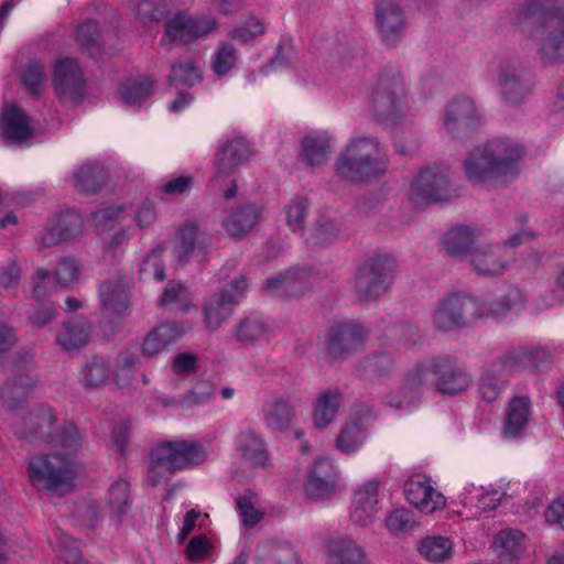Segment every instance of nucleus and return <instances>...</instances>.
<instances>
[{
	"mask_svg": "<svg viewBox=\"0 0 564 564\" xmlns=\"http://www.w3.org/2000/svg\"><path fill=\"white\" fill-rule=\"evenodd\" d=\"M471 377L455 359L437 356L414 366L408 371L400 389L386 397V404L395 410H408L419 404L422 390L434 386L443 394L466 391Z\"/></svg>",
	"mask_w": 564,
	"mask_h": 564,
	"instance_id": "f257e3e1",
	"label": "nucleus"
},
{
	"mask_svg": "<svg viewBox=\"0 0 564 564\" xmlns=\"http://www.w3.org/2000/svg\"><path fill=\"white\" fill-rule=\"evenodd\" d=\"M58 443L67 453L56 449L47 454L32 456L28 464L31 485L37 490H48L64 495L72 490L76 477V463L72 456L82 445L78 429L65 423L58 432Z\"/></svg>",
	"mask_w": 564,
	"mask_h": 564,
	"instance_id": "f03ea898",
	"label": "nucleus"
},
{
	"mask_svg": "<svg viewBox=\"0 0 564 564\" xmlns=\"http://www.w3.org/2000/svg\"><path fill=\"white\" fill-rule=\"evenodd\" d=\"M524 148L512 140L499 139L474 148L465 160L467 180L474 185H496L514 178L524 156Z\"/></svg>",
	"mask_w": 564,
	"mask_h": 564,
	"instance_id": "7ed1b4c3",
	"label": "nucleus"
},
{
	"mask_svg": "<svg viewBox=\"0 0 564 564\" xmlns=\"http://www.w3.org/2000/svg\"><path fill=\"white\" fill-rule=\"evenodd\" d=\"M536 18V55L544 67L564 63V0H531L517 13L519 22Z\"/></svg>",
	"mask_w": 564,
	"mask_h": 564,
	"instance_id": "20e7f679",
	"label": "nucleus"
},
{
	"mask_svg": "<svg viewBox=\"0 0 564 564\" xmlns=\"http://www.w3.org/2000/svg\"><path fill=\"white\" fill-rule=\"evenodd\" d=\"M522 304V293L511 289L499 303L490 304L485 312L484 304L465 294L449 295L442 300L432 315L433 325L443 332L454 330L471 325L482 316H505L507 312L517 310Z\"/></svg>",
	"mask_w": 564,
	"mask_h": 564,
	"instance_id": "39448f33",
	"label": "nucleus"
},
{
	"mask_svg": "<svg viewBox=\"0 0 564 564\" xmlns=\"http://www.w3.org/2000/svg\"><path fill=\"white\" fill-rule=\"evenodd\" d=\"M390 160L386 147L376 137L351 138L334 164L336 175L349 182H370L383 176Z\"/></svg>",
	"mask_w": 564,
	"mask_h": 564,
	"instance_id": "423d86ee",
	"label": "nucleus"
},
{
	"mask_svg": "<svg viewBox=\"0 0 564 564\" xmlns=\"http://www.w3.org/2000/svg\"><path fill=\"white\" fill-rule=\"evenodd\" d=\"M403 78L398 72L380 75L372 94L373 110L378 120L395 124L405 116L406 94Z\"/></svg>",
	"mask_w": 564,
	"mask_h": 564,
	"instance_id": "0eeeda50",
	"label": "nucleus"
},
{
	"mask_svg": "<svg viewBox=\"0 0 564 564\" xmlns=\"http://www.w3.org/2000/svg\"><path fill=\"white\" fill-rule=\"evenodd\" d=\"M496 84L503 102L520 105L532 93L535 77L532 69L517 57L502 58L496 69Z\"/></svg>",
	"mask_w": 564,
	"mask_h": 564,
	"instance_id": "6e6552de",
	"label": "nucleus"
},
{
	"mask_svg": "<svg viewBox=\"0 0 564 564\" xmlns=\"http://www.w3.org/2000/svg\"><path fill=\"white\" fill-rule=\"evenodd\" d=\"M395 262L388 256L370 259L359 269L355 290L361 301H371L384 294L393 280Z\"/></svg>",
	"mask_w": 564,
	"mask_h": 564,
	"instance_id": "1a4fd4ad",
	"label": "nucleus"
},
{
	"mask_svg": "<svg viewBox=\"0 0 564 564\" xmlns=\"http://www.w3.org/2000/svg\"><path fill=\"white\" fill-rule=\"evenodd\" d=\"M455 196L448 175L436 166L422 169L413 178L409 197L417 204L444 202Z\"/></svg>",
	"mask_w": 564,
	"mask_h": 564,
	"instance_id": "9d476101",
	"label": "nucleus"
},
{
	"mask_svg": "<svg viewBox=\"0 0 564 564\" xmlns=\"http://www.w3.org/2000/svg\"><path fill=\"white\" fill-rule=\"evenodd\" d=\"M246 289L247 282L245 278L240 276L206 300L204 317L208 329H218L230 317Z\"/></svg>",
	"mask_w": 564,
	"mask_h": 564,
	"instance_id": "9b49d317",
	"label": "nucleus"
},
{
	"mask_svg": "<svg viewBox=\"0 0 564 564\" xmlns=\"http://www.w3.org/2000/svg\"><path fill=\"white\" fill-rule=\"evenodd\" d=\"M375 20L382 43L395 47L406 30L404 12L400 4L395 0H375Z\"/></svg>",
	"mask_w": 564,
	"mask_h": 564,
	"instance_id": "f8f14e48",
	"label": "nucleus"
},
{
	"mask_svg": "<svg viewBox=\"0 0 564 564\" xmlns=\"http://www.w3.org/2000/svg\"><path fill=\"white\" fill-rule=\"evenodd\" d=\"M479 113L474 100L467 96H456L446 107L444 127L453 138L471 133L479 123Z\"/></svg>",
	"mask_w": 564,
	"mask_h": 564,
	"instance_id": "ddd939ff",
	"label": "nucleus"
},
{
	"mask_svg": "<svg viewBox=\"0 0 564 564\" xmlns=\"http://www.w3.org/2000/svg\"><path fill=\"white\" fill-rule=\"evenodd\" d=\"M210 246L209 232L194 221H185L175 231L173 253L178 262L187 263L193 256L203 258Z\"/></svg>",
	"mask_w": 564,
	"mask_h": 564,
	"instance_id": "4468645a",
	"label": "nucleus"
},
{
	"mask_svg": "<svg viewBox=\"0 0 564 564\" xmlns=\"http://www.w3.org/2000/svg\"><path fill=\"white\" fill-rule=\"evenodd\" d=\"M217 29V22L213 18L194 19L184 13H178L167 21L165 35L162 42H176L185 44L204 36Z\"/></svg>",
	"mask_w": 564,
	"mask_h": 564,
	"instance_id": "2eb2a0df",
	"label": "nucleus"
},
{
	"mask_svg": "<svg viewBox=\"0 0 564 564\" xmlns=\"http://www.w3.org/2000/svg\"><path fill=\"white\" fill-rule=\"evenodd\" d=\"M406 500L423 513H433L442 509L446 501L445 497L437 491L430 477L425 475H413L404 484Z\"/></svg>",
	"mask_w": 564,
	"mask_h": 564,
	"instance_id": "dca6fc26",
	"label": "nucleus"
},
{
	"mask_svg": "<svg viewBox=\"0 0 564 564\" xmlns=\"http://www.w3.org/2000/svg\"><path fill=\"white\" fill-rule=\"evenodd\" d=\"M53 82L56 94L64 100L77 101L85 91V78L75 59L64 58L56 62Z\"/></svg>",
	"mask_w": 564,
	"mask_h": 564,
	"instance_id": "f3484780",
	"label": "nucleus"
},
{
	"mask_svg": "<svg viewBox=\"0 0 564 564\" xmlns=\"http://www.w3.org/2000/svg\"><path fill=\"white\" fill-rule=\"evenodd\" d=\"M249 142L240 135H232L220 142L215 158L217 177H226L251 156Z\"/></svg>",
	"mask_w": 564,
	"mask_h": 564,
	"instance_id": "a211bd4d",
	"label": "nucleus"
},
{
	"mask_svg": "<svg viewBox=\"0 0 564 564\" xmlns=\"http://www.w3.org/2000/svg\"><path fill=\"white\" fill-rule=\"evenodd\" d=\"M336 478V469L329 459H316L304 485L307 497L312 500L328 499L334 494Z\"/></svg>",
	"mask_w": 564,
	"mask_h": 564,
	"instance_id": "6ab92c4d",
	"label": "nucleus"
},
{
	"mask_svg": "<svg viewBox=\"0 0 564 564\" xmlns=\"http://www.w3.org/2000/svg\"><path fill=\"white\" fill-rule=\"evenodd\" d=\"M236 449L241 458L251 466H264L268 453L262 435L252 426L240 427L235 438Z\"/></svg>",
	"mask_w": 564,
	"mask_h": 564,
	"instance_id": "aec40b11",
	"label": "nucleus"
},
{
	"mask_svg": "<svg viewBox=\"0 0 564 564\" xmlns=\"http://www.w3.org/2000/svg\"><path fill=\"white\" fill-rule=\"evenodd\" d=\"M159 447L169 449L167 458L176 470L200 465L207 457L203 446L196 442H164Z\"/></svg>",
	"mask_w": 564,
	"mask_h": 564,
	"instance_id": "412c9836",
	"label": "nucleus"
},
{
	"mask_svg": "<svg viewBox=\"0 0 564 564\" xmlns=\"http://www.w3.org/2000/svg\"><path fill=\"white\" fill-rule=\"evenodd\" d=\"M379 511L378 482L369 481L354 495L350 517L359 525L369 524Z\"/></svg>",
	"mask_w": 564,
	"mask_h": 564,
	"instance_id": "4be33fe9",
	"label": "nucleus"
},
{
	"mask_svg": "<svg viewBox=\"0 0 564 564\" xmlns=\"http://www.w3.org/2000/svg\"><path fill=\"white\" fill-rule=\"evenodd\" d=\"M365 336L366 332L362 325L358 323L334 325L328 336L329 352L335 356L349 352L361 345Z\"/></svg>",
	"mask_w": 564,
	"mask_h": 564,
	"instance_id": "5701e85b",
	"label": "nucleus"
},
{
	"mask_svg": "<svg viewBox=\"0 0 564 564\" xmlns=\"http://www.w3.org/2000/svg\"><path fill=\"white\" fill-rule=\"evenodd\" d=\"M511 372L503 360L499 358L491 361L484 370L479 380V393L486 402H492L499 398L506 389Z\"/></svg>",
	"mask_w": 564,
	"mask_h": 564,
	"instance_id": "b1692460",
	"label": "nucleus"
},
{
	"mask_svg": "<svg viewBox=\"0 0 564 564\" xmlns=\"http://www.w3.org/2000/svg\"><path fill=\"white\" fill-rule=\"evenodd\" d=\"M507 369L513 373L519 370H536L550 362V354L542 348L516 347L500 357Z\"/></svg>",
	"mask_w": 564,
	"mask_h": 564,
	"instance_id": "393cba45",
	"label": "nucleus"
},
{
	"mask_svg": "<svg viewBox=\"0 0 564 564\" xmlns=\"http://www.w3.org/2000/svg\"><path fill=\"white\" fill-rule=\"evenodd\" d=\"M330 564H366L365 550L354 540L344 536L332 538L326 543Z\"/></svg>",
	"mask_w": 564,
	"mask_h": 564,
	"instance_id": "a878e982",
	"label": "nucleus"
},
{
	"mask_svg": "<svg viewBox=\"0 0 564 564\" xmlns=\"http://www.w3.org/2000/svg\"><path fill=\"white\" fill-rule=\"evenodd\" d=\"M183 333L184 330L173 323L156 326L144 337L141 348L142 355L151 358L164 351L169 346L175 344Z\"/></svg>",
	"mask_w": 564,
	"mask_h": 564,
	"instance_id": "bb28decb",
	"label": "nucleus"
},
{
	"mask_svg": "<svg viewBox=\"0 0 564 564\" xmlns=\"http://www.w3.org/2000/svg\"><path fill=\"white\" fill-rule=\"evenodd\" d=\"M470 262L475 271L481 275L501 274L507 267L502 249L491 245H484L473 249Z\"/></svg>",
	"mask_w": 564,
	"mask_h": 564,
	"instance_id": "cd10ccee",
	"label": "nucleus"
},
{
	"mask_svg": "<svg viewBox=\"0 0 564 564\" xmlns=\"http://www.w3.org/2000/svg\"><path fill=\"white\" fill-rule=\"evenodd\" d=\"M82 229L80 216L75 212H68L62 215L55 225L45 230L41 237V245L52 246L76 238L82 234Z\"/></svg>",
	"mask_w": 564,
	"mask_h": 564,
	"instance_id": "c85d7f7f",
	"label": "nucleus"
},
{
	"mask_svg": "<svg viewBox=\"0 0 564 564\" xmlns=\"http://www.w3.org/2000/svg\"><path fill=\"white\" fill-rule=\"evenodd\" d=\"M308 272L305 270H288L267 281L264 290L278 296H294L310 286Z\"/></svg>",
	"mask_w": 564,
	"mask_h": 564,
	"instance_id": "c756f323",
	"label": "nucleus"
},
{
	"mask_svg": "<svg viewBox=\"0 0 564 564\" xmlns=\"http://www.w3.org/2000/svg\"><path fill=\"white\" fill-rule=\"evenodd\" d=\"M32 133L29 118L17 106H8L0 117V134L11 141H23Z\"/></svg>",
	"mask_w": 564,
	"mask_h": 564,
	"instance_id": "7c9ffc66",
	"label": "nucleus"
},
{
	"mask_svg": "<svg viewBox=\"0 0 564 564\" xmlns=\"http://www.w3.org/2000/svg\"><path fill=\"white\" fill-rule=\"evenodd\" d=\"M257 564H303L299 552L289 542L270 541L258 547Z\"/></svg>",
	"mask_w": 564,
	"mask_h": 564,
	"instance_id": "2f4dec72",
	"label": "nucleus"
},
{
	"mask_svg": "<svg viewBox=\"0 0 564 564\" xmlns=\"http://www.w3.org/2000/svg\"><path fill=\"white\" fill-rule=\"evenodd\" d=\"M269 325L256 314L243 317L234 329V339L242 347H250L269 337Z\"/></svg>",
	"mask_w": 564,
	"mask_h": 564,
	"instance_id": "473e14b6",
	"label": "nucleus"
},
{
	"mask_svg": "<svg viewBox=\"0 0 564 564\" xmlns=\"http://www.w3.org/2000/svg\"><path fill=\"white\" fill-rule=\"evenodd\" d=\"M492 547L502 563L518 558L525 550L524 534L514 529H503L497 533Z\"/></svg>",
	"mask_w": 564,
	"mask_h": 564,
	"instance_id": "72a5a7b5",
	"label": "nucleus"
},
{
	"mask_svg": "<svg viewBox=\"0 0 564 564\" xmlns=\"http://www.w3.org/2000/svg\"><path fill=\"white\" fill-rule=\"evenodd\" d=\"M529 399L525 397L513 398L506 410L503 435L507 438H516L522 434L529 424Z\"/></svg>",
	"mask_w": 564,
	"mask_h": 564,
	"instance_id": "f704fd0d",
	"label": "nucleus"
},
{
	"mask_svg": "<svg viewBox=\"0 0 564 564\" xmlns=\"http://www.w3.org/2000/svg\"><path fill=\"white\" fill-rule=\"evenodd\" d=\"M260 209L253 204L239 206L225 219L224 226L227 232L236 238L248 234L258 223Z\"/></svg>",
	"mask_w": 564,
	"mask_h": 564,
	"instance_id": "c9c22d12",
	"label": "nucleus"
},
{
	"mask_svg": "<svg viewBox=\"0 0 564 564\" xmlns=\"http://www.w3.org/2000/svg\"><path fill=\"white\" fill-rule=\"evenodd\" d=\"M475 230L467 226H456L445 234L442 249L453 258H463L473 251Z\"/></svg>",
	"mask_w": 564,
	"mask_h": 564,
	"instance_id": "e433bc0d",
	"label": "nucleus"
},
{
	"mask_svg": "<svg viewBox=\"0 0 564 564\" xmlns=\"http://www.w3.org/2000/svg\"><path fill=\"white\" fill-rule=\"evenodd\" d=\"M263 413L267 425L274 431L289 429L295 419L294 406L289 400L282 398L267 401Z\"/></svg>",
	"mask_w": 564,
	"mask_h": 564,
	"instance_id": "4c0bfd02",
	"label": "nucleus"
},
{
	"mask_svg": "<svg viewBox=\"0 0 564 564\" xmlns=\"http://www.w3.org/2000/svg\"><path fill=\"white\" fill-rule=\"evenodd\" d=\"M99 297L102 306L108 312L121 314L127 308L128 303V282L117 280L115 282H104L99 286Z\"/></svg>",
	"mask_w": 564,
	"mask_h": 564,
	"instance_id": "58836bf2",
	"label": "nucleus"
},
{
	"mask_svg": "<svg viewBox=\"0 0 564 564\" xmlns=\"http://www.w3.org/2000/svg\"><path fill=\"white\" fill-rule=\"evenodd\" d=\"M154 82L148 76L129 78L118 88L120 100L129 106H135L149 98L153 93Z\"/></svg>",
	"mask_w": 564,
	"mask_h": 564,
	"instance_id": "ea45409f",
	"label": "nucleus"
},
{
	"mask_svg": "<svg viewBox=\"0 0 564 564\" xmlns=\"http://www.w3.org/2000/svg\"><path fill=\"white\" fill-rule=\"evenodd\" d=\"M332 140L327 133L310 135L302 141V156L313 166L327 161Z\"/></svg>",
	"mask_w": 564,
	"mask_h": 564,
	"instance_id": "a19ab883",
	"label": "nucleus"
},
{
	"mask_svg": "<svg viewBox=\"0 0 564 564\" xmlns=\"http://www.w3.org/2000/svg\"><path fill=\"white\" fill-rule=\"evenodd\" d=\"M106 180V172L101 165L84 164L74 175L75 187L85 193L91 194L97 192Z\"/></svg>",
	"mask_w": 564,
	"mask_h": 564,
	"instance_id": "79ce46f5",
	"label": "nucleus"
},
{
	"mask_svg": "<svg viewBox=\"0 0 564 564\" xmlns=\"http://www.w3.org/2000/svg\"><path fill=\"white\" fill-rule=\"evenodd\" d=\"M341 234V225L328 215H321L308 237L312 246H324L336 241Z\"/></svg>",
	"mask_w": 564,
	"mask_h": 564,
	"instance_id": "37998d69",
	"label": "nucleus"
},
{
	"mask_svg": "<svg viewBox=\"0 0 564 564\" xmlns=\"http://www.w3.org/2000/svg\"><path fill=\"white\" fill-rule=\"evenodd\" d=\"M170 83L193 87L203 79L202 65L198 59H184L174 63L171 67Z\"/></svg>",
	"mask_w": 564,
	"mask_h": 564,
	"instance_id": "c03bdc74",
	"label": "nucleus"
},
{
	"mask_svg": "<svg viewBox=\"0 0 564 564\" xmlns=\"http://www.w3.org/2000/svg\"><path fill=\"white\" fill-rule=\"evenodd\" d=\"M167 453H170L169 449L160 448L159 445L151 451L148 479L153 486L170 480L176 470L170 464Z\"/></svg>",
	"mask_w": 564,
	"mask_h": 564,
	"instance_id": "a18cd8bd",
	"label": "nucleus"
},
{
	"mask_svg": "<svg viewBox=\"0 0 564 564\" xmlns=\"http://www.w3.org/2000/svg\"><path fill=\"white\" fill-rule=\"evenodd\" d=\"M453 542L442 535L426 536L420 542V553L431 562H444L452 555Z\"/></svg>",
	"mask_w": 564,
	"mask_h": 564,
	"instance_id": "49530a36",
	"label": "nucleus"
},
{
	"mask_svg": "<svg viewBox=\"0 0 564 564\" xmlns=\"http://www.w3.org/2000/svg\"><path fill=\"white\" fill-rule=\"evenodd\" d=\"M339 408V393L329 391L323 393L316 401L314 423L318 429H325L335 417Z\"/></svg>",
	"mask_w": 564,
	"mask_h": 564,
	"instance_id": "de8ad7c7",
	"label": "nucleus"
},
{
	"mask_svg": "<svg viewBox=\"0 0 564 564\" xmlns=\"http://www.w3.org/2000/svg\"><path fill=\"white\" fill-rule=\"evenodd\" d=\"M130 486L127 480H116L107 492V503L113 517L120 519L130 503Z\"/></svg>",
	"mask_w": 564,
	"mask_h": 564,
	"instance_id": "09e8293b",
	"label": "nucleus"
},
{
	"mask_svg": "<svg viewBox=\"0 0 564 564\" xmlns=\"http://www.w3.org/2000/svg\"><path fill=\"white\" fill-rule=\"evenodd\" d=\"M110 376L108 362L101 357H93L83 368V383L87 388H97L104 384Z\"/></svg>",
	"mask_w": 564,
	"mask_h": 564,
	"instance_id": "8fccbe9b",
	"label": "nucleus"
},
{
	"mask_svg": "<svg viewBox=\"0 0 564 564\" xmlns=\"http://www.w3.org/2000/svg\"><path fill=\"white\" fill-rule=\"evenodd\" d=\"M56 341L66 351L78 350L87 344L88 332L83 325L64 324Z\"/></svg>",
	"mask_w": 564,
	"mask_h": 564,
	"instance_id": "3c124183",
	"label": "nucleus"
},
{
	"mask_svg": "<svg viewBox=\"0 0 564 564\" xmlns=\"http://www.w3.org/2000/svg\"><path fill=\"white\" fill-rule=\"evenodd\" d=\"M366 433L358 423H349L343 427L337 440L336 447L345 454L356 452L365 442Z\"/></svg>",
	"mask_w": 564,
	"mask_h": 564,
	"instance_id": "603ef678",
	"label": "nucleus"
},
{
	"mask_svg": "<svg viewBox=\"0 0 564 564\" xmlns=\"http://www.w3.org/2000/svg\"><path fill=\"white\" fill-rule=\"evenodd\" d=\"M76 41L91 57L100 53L99 28L96 22L87 21L76 31Z\"/></svg>",
	"mask_w": 564,
	"mask_h": 564,
	"instance_id": "864d4df0",
	"label": "nucleus"
},
{
	"mask_svg": "<svg viewBox=\"0 0 564 564\" xmlns=\"http://www.w3.org/2000/svg\"><path fill=\"white\" fill-rule=\"evenodd\" d=\"M502 492L497 489H485L482 487L471 486L465 500L467 503L477 502L476 506L482 511L495 509L501 501Z\"/></svg>",
	"mask_w": 564,
	"mask_h": 564,
	"instance_id": "5fc2aeb1",
	"label": "nucleus"
},
{
	"mask_svg": "<svg viewBox=\"0 0 564 564\" xmlns=\"http://www.w3.org/2000/svg\"><path fill=\"white\" fill-rule=\"evenodd\" d=\"M237 52L232 44L224 42L214 53L210 62L212 69L218 76L226 75L236 64Z\"/></svg>",
	"mask_w": 564,
	"mask_h": 564,
	"instance_id": "6e6d98bb",
	"label": "nucleus"
},
{
	"mask_svg": "<svg viewBox=\"0 0 564 564\" xmlns=\"http://www.w3.org/2000/svg\"><path fill=\"white\" fill-rule=\"evenodd\" d=\"M286 225L292 231L302 230L307 216V199L304 197H293L284 207Z\"/></svg>",
	"mask_w": 564,
	"mask_h": 564,
	"instance_id": "4d7b16f0",
	"label": "nucleus"
},
{
	"mask_svg": "<svg viewBox=\"0 0 564 564\" xmlns=\"http://www.w3.org/2000/svg\"><path fill=\"white\" fill-rule=\"evenodd\" d=\"M256 495L251 491H245L236 500L239 516L246 527H253L263 517V513L256 508Z\"/></svg>",
	"mask_w": 564,
	"mask_h": 564,
	"instance_id": "13d9d810",
	"label": "nucleus"
},
{
	"mask_svg": "<svg viewBox=\"0 0 564 564\" xmlns=\"http://www.w3.org/2000/svg\"><path fill=\"white\" fill-rule=\"evenodd\" d=\"M21 82L30 94L40 95L45 83L44 67L37 62L29 63L21 74Z\"/></svg>",
	"mask_w": 564,
	"mask_h": 564,
	"instance_id": "bf43d9fd",
	"label": "nucleus"
},
{
	"mask_svg": "<svg viewBox=\"0 0 564 564\" xmlns=\"http://www.w3.org/2000/svg\"><path fill=\"white\" fill-rule=\"evenodd\" d=\"M387 336L397 346L404 348L415 345L421 339L419 328L409 323L392 326L389 328Z\"/></svg>",
	"mask_w": 564,
	"mask_h": 564,
	"instance_id": "052dcab7",
	"label": "nucleus"
},
{
	"mask_svg": "<svg viewBox=\"0 0 564 564\" xmlns=\"http://www.w3.org/2000/svg\"><path fill=\"white\" fill-rule=\"evenodd\" d=\"M138 364L139 358L135 352L123 351L120 354L113 371L115 380L119 387H126L130 383L131 372Z\"/></svg>",
	"mask_w": 564,
	"mask_h": 564,
	"instance_id": "680f3d73",
	"label": "nucleus"
},
{
	"mask_svg": "<svg viewBox=\"0 0 564 564\" xmlns=\"http://www.w3.org/2000/svg\"><path fill=\"white\" fill-rule=\"evenodd\" d=\"M162 254V248L152 249L143 259L139 270L140 274L144 276H153L158 281H163L165 279V268L163 264Z\"/></svg>",
	"mask_w": 564,
	"mask_h": 564,
	"instance_id": "e2e57ef3",
	"label": "nucleus"
},
{
	"mask_svg": "<svg viewBox=\"0 0 564 564\" xmlns=\"http://www.w3.org/2000/svg\"><path fill=\"white\" fill-rule=\"evenodd\" d=\"M265 32V24L258 18L250 17L241 25L234 28L230 36L240 42H248Z\"/></svg>",
	"mask_w": 564,
	"mask_h": 564,
	"instance_id": "0e129e2a",
	"label": "nucleus"
},
{
	"mask_svg": "<svg viewBox=\"0 0 564 564\" xmlns=\"http://www.w3.org/2000/svg\"><path fill=\"white\" fill-rule=\"evenodd\" d=\"M55 421V417L53 415V412L50 408H46V406H42L36 412L34 413H30L26 419H25V422L28 424H36V429H33L31 430L30 432H23L21 434V436L23 437H35L39 430H44V429H51V426L53 425Z\"/></svg>",
	"mask_w": 564,
	"mask_h": 564,
	"instance_id": "69168bd1",
	"label": "nucleus"
},
{
	"mask_svg": "<svg viewBox=\"0 0 564 564\" xmlns=\"http://www.w3.org/2000/svg\"><path fill=\"white\" fill-rule=\"evenodd\" d=\"M387 528L394 533L405 532L415 525L413 513L404 508L397 509L386 520Z\"/></svg>",
	"mask_w": 564,
	"mask_h": 564,
	"instance_id": "338daca9",
	"label": "nucleus"
},
{
	"mask_svg": "<svg viewBox=\"0 0 564 564\" xmlns=\"http://www.w3.org/2000/svg\"><path fill=\"white\" fill-rule=\"evenodd\" d=\"M55 279L62 286H68L79 276V267L75 259L64 258L59 260L55 271Z\"/></svg>",
	"mask_w": 564,
	"mask_h": 564,
	"instance_id": "774afa93",
	"label": "nucleus"
}]
</instances>
